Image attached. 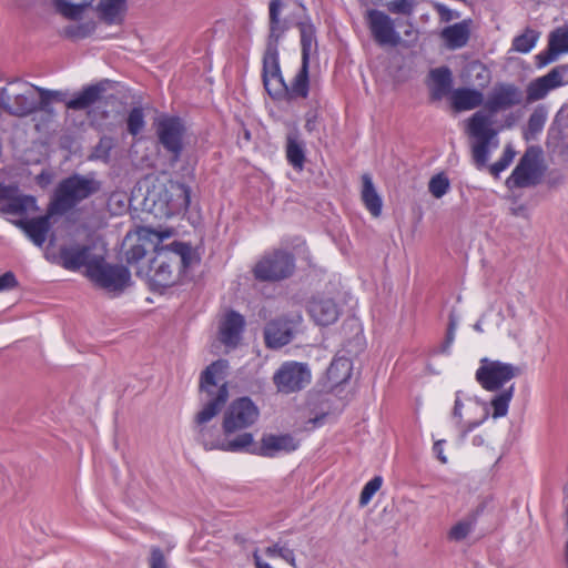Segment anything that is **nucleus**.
Listing matches in <instances>:
<instances>
[{
    "label": "nucleus",
    "mask_w": 568,
    "mask_h": 568,
    "mask_svg": "<svg viewBox=\"0 0 568 568\" xmlns=\"http://www.w3.org/2000/svg\"><path fill=\"white\" fill-rule=\"evenodd\" d=\"M484 102V94L476 89L459 88L452 93V105L456 111L473 110Z\"/></svg>",
    "instance_id": "27"
},
{
    "label": "nucleus",
    "mask_w": 568,
    "mask_h": 568,
    "mask_svg": "<svg viewBox=\"0 0 568 568\" xmlns=\"http://www.w3.org/2000/svg\"><path fill=\"white\" fill-rule=\"evenodd\" d=\"M264 338L267 347L280 348L293 338V327L286 320H274L266 324Z\"/></svg>",
    "instance_id": "24"
},
{
    "label": "nucleus",
    "mask_w": 568,
    "mask_h": 568,
    "mask_svg": "<svg viewBox=\"0 0 568 568\" xmlns=\"http://www.w3.org/2000/svg\"><path fill=\"white\" fill-rule=\"evenodd\" d=\"M146 250L142 244H135L125 253V260L129 264H138L144 256Z\"/></svg>",
    "instance_id": "53"
},
{
    "label": "nucleus",
    "mask_w": 568,
    "mask_h": 568,
    "mask_svg": "<svg viewBox=\"0 0 568 568\" xmlns=\"http://www.w3.org/2000/svg\"><path fill=\"white\" fill-rule=\"evenodd\" d=\"M547 112L544 106H537L529 115L527 129L524 133V138L528 141L535 139L539 134L546 123Z\"/></svg>",
    "instance_id": "37"
},
{
    "label": "nucleus",
    "mask_w": 568,
    "mask_h": 568,
    "mask_svg": "<svg viewBox=\"0 0 568 568\" xmlns=\"http://www.w3.org/2000/svg\"><path fill=\"white\" fill-rule=\"evenodd\" d=\"M307 311L317 325L327 326L336 322L339 315L337 304L332 298L315 297L310 301Z\"/></svg>",
    "instance_id": "22"
},
{
    "label": "nucleus",
    "mask_w": 568,
    "mask_h": 568,
    "mask_svg": "<svg viewBox=\"0 0 568 568\" xmlns=\"http://www.w3.org/2000/svg\"><path fill=\"white\" fill-rule=\"evenodd\" d=\"M470 30L467 21H462L446 27L442 31L446 47L450 50H456L465 47L469 40Z\"/></svg>",
    "instance_id": "28"
},
{
    "label": "nucleus",
    "mask_w": 568,
    "mask_h": 568,
    "mask_svg": "<svg viewBox=\"0 0 568 568\" xmlns=\"http://www.w3.org/2000/svg\"><path fill=\"white\" fill-rule=\"evenodd\" d=\"M305 128L311 131V128H312V124H310V122L306 123Z\"/></svg>",
    "instance_id": "62"
},
{
    "label": "nucleus",
    "mask_w": 568,
    "mask_h": 568,
    "mask_svg": "<svg viewBox=\"0 0 568 568\" xmlns=\"http://www.w3.org/2000/svg\"><path fill=\"white\" fill-rule=\"evenodd\" d=\"M454 329H455V324L453 322H450L448 332H447V342L448 343H452V341L454 339Z\"/></svg>",
    "instance_id": "59"
},
{
    "label": "nucleus",
    "mask_w": 568,
    "mask_h": 568,
    "mask_svg": "<svg viewBox=\"0 0 568 568\" xmlns=\"http://www.w3.org/2000/svg\"><path fill=\"white\" fill-rule=\"evenodd\" d=\"M539 32L527 28L524 33L517 36L513 40V50L520 53H528L538 41Z\"/></svg>",
    "instance_id": "40"
},
{
    "label": "nucleus",
    "mask_w": 568,
    "mask_h": 568,
    "mask_svg": "<svg viewBox=\"0 0 568 568\" xmlns=\"http://www.w3.org/2000/svg\"><path fill=\"white\" fill-rule=\"evenodd\" d=\"M113 148V140L109 136L100 139L99 143L94 148L93 156L95 159L106 160L110 155V151Z\"/></svg>",
    "instance_id": "52"
},
{
    "label": "nucleus",
    "mask_w": 568,
    "mask_h": 568,
    "mask_svg": "<svg viewBox=\"0 0 568 568\" xmlns=\"http://www.w3.org/2000/svg\"><path fill=\"white\" fill-rule=\"evenodd\" d=\"M366 20L375 42L382 47H397L402 38L395 29L393 19L383 11L371 9L366 13Z\"/></svg>",
    "instance_id": "15"
},
{
    "label": "nucleus",
    "mask_w": 568,
    "mask_h": 568,
    "mask_svg": "<svg viewBox=\"0 0 568 568\" xmlns=\"http://www.w3.org/2000/svg\"><path fill=\"white\" fill-rule=\"evenodd\" d=\"M286 159L295 170H303L305 163L304 144L300 141L296 130L286 136Z\"/></svg>",
    "instance_id": "31"
},
{
    "label": "nucleus",
    "mask_w": 568,
    "mask_h": 568,
    "mask_svg": "<svg viewBox=\"0 0 568 568\" xmlns=\"http://www.w3.org/2000/svg\"><path fill=\"white\" fill-rule=\"evenodd\" d=\"M294 270V255L287 251L274 250L262 256L255 264L253 274L261 282H277L290 277Z\"/></svg>",
    "instance_id": "7"
},
{
    "label": "nucleus",
    "mask_w": 568,
    "mask_h": 568,
    "mask_svg": "<svg viewBox=\"0 0 568 568\" xmlns=\"http://www.w3.org/2000/svg\"><path fill=\"white\" fill-rule=\"evenodd\" d=\"M31 88L39 92L40 100L37 101L38 106L37 111L52 112L51 101L53 100V95H63L61 91H52L44 88L37 87L31 84Z\"/></svg>",
    "instance_id": "46"
},
{
    "label": "nucleus",
    "mask_w": 568,
    "mask_h": 568,
    "mask_svg": "<svg viewBox=\"0 0 568 568\" xmlns=\"http://www.w3.org/2000/svg\"><path fill=\"white\" fill-rule=\"evenodd\" d=\"M64 97L65 94L63 93V95H53V99L58 101H64Z\"/></svg>",
    "instance_id": "61"
},
{
    "label": "nucleus",
    "mask_w": 568,
    "mask_h": 568,
    "mask_svg": "<svg viewBox=\"0 0 568 568\" xmlns=\"http://www.w3.org/2000/svg\"><path fill=\"white\" fill-rule=\"evenodd\" d=\"M36 210V197L32 195H23L20 191L11 196L6 204L0 206V213L13 215H23L29 211Z\"/></svg>",
    "instance_id": "30"
},
{
    "label": "nucleus",
    "mask_w": 568,
    "mask_h": 568,
    "mask_svg": "<svg viewBox=\"0 0 568 568\" xmlns=\"http://www.w3.org/2000/svg\"><path fill=\"white\" fill-rule=\"evenodd\" d=\"M18 285L16 275L7 272L0 276V292L14 288Z\"/></svg>",
    "instance_id": "56"
},
{
    "label": "nucleus",
    "mask_w": 568,
    "mask_h": 568,
    "mask_svg": "<svg viewBox=\"0 0 568 568\" xmlns=\"http://www.w3.org/2000/svg\"><path fill=\"white\" fill-rule=\"evenodd\" d=\"M548 41L560 54L568 53V26L558 27L551 31Z\"/></svg>",
    "instance_id": "45"
},
{
    "label": "nucleus",
    "mask_w": 568,
    "mask_h": 568,
    "mask_svg": "<svg viewBox=\"0 0 568 568\" xmlns=\"http://www.w3.org/2000/svg\"><path fill=\"white\" fill-rule=\"evenodd\" d=\"M111 99L112 101L102 97L100 102L88 111V119L92 125L103 126L112 118V111L109 110V105L114 103L115 99L114 97H111Z\"/></svg>",
    "instance_id": "36"
},
{
    "label": "nucleus",
    "mask_w": 568,
    "mask_h": 568,
    "mask_svg": "<svg viewBox=\"0 0 568 568\" xmlns=\"http://www.w3.org/2000/svg\"><path fill=\"white\" fill-rule=\"evenodd\" d=\"M89 278L106 292L120 294L131 283V273L124 265H112L103 255L90 268Z\"/></svg>",
    "instance_id": "8"
},
{
    "label": "nucleus",
    "mask_w": 568,
    "mask_h": 568,
    "mask_svg": "<svg viewBox=\"0 0 568 568\" xmlns=\"http://www.w3.org/2000/svg\"><path fill=\"white\" fill-rule=\"evenodd\" d=\"M429 77L432 80L430 99L439 101L450 92L453 84L452 71L447 67H440L433 69Z\"/></svg>",
    "instance_id": "26"
},
{
    "label": "nucleus",
    "mask_w": 568,
    "mask_h": 568,
    "mask_svg": "<svg viewBox=\"0 0 568 568\" xmlns=\"http://www.w3.org/2000/svg\"><path fill=\"white\" fill-rule=\"evenodd\" d=\"M477 524V513H473L458 520L447 532L449 541L459 542L465 540L474 530Z\"/></svg>",
    "instance_id": "33"
},
{
    "label": "nucleus",
    "mask_w": 568,
    "mask_h": 568,
    "mask_svg": "<svg viewBox=\"0 0 568 568\" xmlns=\"http://www.w3.org/2000/svg\"><path fill=\"white\" fill-rule=\"evenodd\" d=\"M551 90L544 75L530 81L526 89V103L545 99Z\"/></svg>",
    "instance_id": "39"
},
{
    "label": "nucleus",
    "mask_w": 568,
    "mask_h": 568,
    "mask_svg": "<svg viewBox=\"0 0 568 568\" xmlns=\"http://www.w3.org/2000/svg\"><path fill=\"white\" fill-rule=\"evenodd\" d=\"M410 33H412V31H410V30H406V31H405V36H407V37H408V36H410Z\"/></svg>",
    "instance_id": "63"
},
{
    "label": "nucleus",
    "mask_w": 568,
    "mask_h": 568,
    "mask_svg": "<svg viewBox=\"0 0 568 568\" xmlns=\"http://www.w3.org/2000/svg\"><path fill=\"white\" fill-rule=\"evenodd\" d=\"M559 54L560 53L557 52V49L548 41V48L536 55V65L538 68H544L556 61Z\"/></svg>",
    "instance_id": "51"
},
{
    "label": "nucleus",
    "mask_w": 568,
    "mask_h": 568,
    "mask_svg": "<svg viewBox=\"0 0 568 568\" xmlns=\"http://www.w3.org/2000/svg\"><path fill=\"white\" fill-rule=\"evenodd\" d=\"M193 260L192 247L186 243L175 241L170 245H155L154 256L145 267H138L136 275L144 277L153 290L170 287Z\"/></svg>",
    "instance_id": "3"
},
{
    "label": "nucleus",
    "mask_w": 568,
    "mask_h": 568,
    "mask_svg": "<svg viewBox=\"0 0 568 568\" xmlns=\"http://www.w3.org/2000/svg\"><path fill=\"white\" fill-rule=\"evenodd\" d=\"M300 442L291 434H265L261 438L260 447L250 452L264 457H274L280 453H292L296 450Z\"/></svg>",
    "instance_id": "17"
},
{
    "label": "nucleus",
    "mask_w": 568,
    "mask_h": 568,
    "mask_svg": "<svg viewBox=\"0 0 568 568\" xmlns=\"http://www.w3.org/2000/svg\"><path fill=\"white\" fill-rule=\"evenodd\" d=\"M353 363L345 356L335 357L326 371L332 387L347 382L352 376Z\"/></svg>",
    "instance_id": "29"
},
{
    "label": "nucleus",
    "mask_w": 568,
    "mask_h": 568,
    "mask_svg": "<svg viewBox=\"0 0 568 568\" xmlns=\"http://www.w3.org/2000/svg\"><path fill=\"white\" fill-rule=\"evenodd\" d=\"M283 7V2L281 0H272L268 6V12H270V37H268V43H275L277 44L278 37L277 30L280 26V11Z\"/></svg>",
    "instance_id": "41"
},
{
    "label": "nucleus",
    "mask_w": 568,
    "mask_h": 568,
    "mask_svg": "<svg viewBox=\"0 0 568 568\" xmlns=\"http://www.w3.org/2000/svg\"><path fill=\"white\" fill-rule=\"evenodd\" d=\"M514 396V384L509 387L501 389L498 394H496L490 402L493 407V417L499 418L504 417L508 413L509 403Z\"/></svg>",
    "instance_id": "38"
},
{
    "label": "nucleus",
    "mask_w": 568,
    "mask_h": 568,
    "mask_svg": "<svg viewBox=\"0 0 568 568\" xmlns=\"http://www.w3.org/2000/svg\"><path fill=\"white\" fill-rule=\"evenodd\" d=\"M145 203L155 216L171 217L187 210L190 187L173 180L154 183L148 190Z\"/></svg>",
    "instance_id": "4"
},
{
    "label": "nucleus",
    "mask_w": 568,
    "mask_h": 568,
    "mask_svg": "<svg viewBox=\"0 0 568 568\" xmlns=\"http://www.w3.org/2000/svg\"><path fill=\"white\" fill-rule=\"evenodd\" d=\"M523 101L524 93L517 85L497 83L485 102V109L489 113L477 111L468 119L467 133L475 139L471 154L477 168L481 169L487 164L489 146H497V141L493 143L498 134V130L493 128V114L519 105Z\"/></svg>",
    "instance_id": "2"
},
{
    "label": "nucleus",
    "mask_w": 568,
    "mask_h": 568,
    "mask_svg": "<svg viewBox=\"0 0 568 568\" xmlns=\"http://www.w3.org/2000/svg\"><path fill=\"white\" fill-rule=\"evenodd\" d=\"M17 192H19V186L17 184L0 183V202L7 203V201Z\"/></svg>",
    "instance_id": "57"
},
{
    "label": "nucleus",
    "mask_w": 568,
    "mask_h": 568,
    "mask_svg": "<svg viewBox=\"0 0 568 568\" xmlns=\"http://www.w3.org/2000/svg\"><path fill=\"white\" fill-rule=\"evenodd\" d=\"M485 444V438L481 436V435H476L474 438H473V445L474 446H483Z\"/></svg>",
    "instance_id": "60"
},
{
    "label": "nucleus",
    "mask_w": 568,
    "mask_h": 568,
    "mask_svg": "<svg viewBox=\"0 0 568 568\" xmlns=\"http://www.w3.org/2000/svg\"><path fill=\"white\" fill-rule=\"evenodd\" d=\"M260 416L257 406L248 397H241L231 403L226 409L222 429L225 436L248 428L256 423Z\"/></svg>",
    "instance_id": "10"
},
{
    "label": "nucleus",
    "mask_w": 568,
    "mask_h": 568,
    "mask_svg": "<svg viewBox=\"0 0 568 568\" xmlns=\"http://www.w3.org/2000/svg\"><path fill=\"white\" fill-rule=\"evenodd\" d=\"M386 8L394 14L412 16L415 8V0H393L387 2Z\"/></svg>",
    "instance_id": "50"
},
{
    "label": "nucleus",
    "mask_w": 568,
    "mask_h": 568,
    "mask_svg": "<svg viewBox=\"0 0 568 568\" xmlns=\"http://www.w3.org/2000/svg\"><path fill=\"white\" fill-rule=\"evenodd\" d=\"M262 78L265 90L273 98L285 95L288 100H295L306 99L308 97V93L305 95H297L293 93L295 78L290 85L284 81L280 68L277 44L275 43H267L263 57Z\"/></svg>",
    "instance_id": "6"
},
{
    "label": "nucleus",
    "mask_w": 568,
    "mask_h": 568,
    "mask_svg": "<svg viewBox=\"0 0 568 568\" xmlns=\"http://www.w3.org/2000/svg\"><path fill=\"white\" fill-rule=\"evenodd\" d=\"M520 374L521 369L518 366L485 357L476 371V381L484 389L496 392Z\"/></svg>",
    "instance_id": "9"
},
{
    "label": "nucleus",
    "mask_w": 568,
    "mask_h": 568,
    "mask_svg": "<svg viewBox=\"0 0 568 568\" xmlns=\"http://www.w3.org/2000/svg\"><path fill=\"white\" fill-rule=\"evenodd\" d=\"M362 201L368 212L374 216L378 217L382 213V199L376 192L372 178L369 174L362 176Z\"/></svg>",
    "instance_id": "32"
},
{
    "label": "nucleus",
    "mask_w": 568,
    "mask_h": 568,
    "mask_svg": "<svg viewBox=\"0 0 568 568\" xmlns=\"http://www.w3.org/2000/svg\"><path fill=\"white\" fill-rule=\"evenodd\" d=\"M540 153L541 150L537 146L526 150L506 181L508 187H528L539 183L544 173L539 161Z\"/></svg>",
    "instance_id": "11"
},
{
    "label": "nucleus",
    "mask_w": 568,
    "mask_h": 568,
    "mask_svg": "<svg viewBox=\"0 0 568 568\" xmlns=\"http://www.w3.org/2000/svg\"><path fill=\"white\" fill-rule=\"evenodd\" d=\"M101 184L92 176L72 174L57 186L50 204L51 214H64L80 202L99 192Z\"/></svg>",
    "instance_id": "5"
},
{
    "label": "nucleus",
    "mask_w": 568,
    "mask_h": 568,
    "mask_svg": "<svg viewBox=\"0 0 568 568\" xmlns=\"http://www.w3.org/2000/svg\"><path fill=\"white\" fill-rule=\"evenodd\" d=\"M100 256L92 253V246L90 245H64L60 247L58 263L69 271H78L85 266L87 276L89 277L92 264L97 263Z\"/></svg>",
    "instance_id": "16"
},
{
    "label": "nucleus",
    "mask_w": 568,
    "mask_h": 568,
    "mask_svg": "<svg viewBox=\"0 0 568 568\" xmlns=\"http://www.w3.org/2000/svg\"><path fill=\"white\" fill-rule=\"evenodd\" d=\"M126 10V0H100L97 7L99 18L106 24H121Z\"/></svg>",
    "instance_id": "25"
},
{
    "label": "nucleus",
    "mask_w": 568,
    "mask_h": 568,
    "mask_svg": "<svg viewBox=\"0 0 568 568\" xmlns=\"http://www.w3.org/2000/svg\"><path fill=\"white\" fill-rule=\"evenodd\" d=\"M150 568H169L163 551L158 547L151 550Z\"/></svg>",
    "instance_id": "55"
},
{
    "label": "nucleus",
    "mask_w": 568,
    "mask_h": 568,
    "mask_svg": "<svg viewBox=\"0 0 568 568\" xmlns=\"http://www.w3.org/2000/svg\"><path fill=\"white\" fill-rule=\"evenodd\" d=\"M128 131L132 135H138L145 126L144 112L140 106L133 108L126 119Z\"/></svg>",
    "instance_id": "44"
},
{
    "label": "nucleus",
    "mask_w": 568,
    "mask_h": 568,
    "mask_svg": "<svg viewBox=\"0 0 568 568\" xmlns=\"http://www.w3.org/2000/svg\"><path fill=\"white\" fill-rule=\"evenodd\" d=\"M110 85L109 80L84 87L73 99L65 102L70 110H85L95 106Z\"/></svg>",
    "instance_id": "20"
},
{
    "label": "nucleus",
    "mask_w": 568,
    "mask_h": 568,
    "mask_svg": "<svg viewBox=\"0 0 568 568\" xmlns=\"http://www.w3.org/2000/svg\"><path fill=\"white\" fill-rule=\"evenodd\" d=\"M0 105L9 114L23 118L37 112V100L32 93L17 94L11 99L8 90L2 88L0 90Z\"/></svg>",
    "instance_id": "18"
},
{
    "label": "nucleus",
    "mask_w": 568,
    "mask_h": 568,
    "mask_svg": "<svg viewBox=\"0 0 568 568\" xmlns=\"http://www.w3.org/2000/svg\"><path fill=\"white\" fill-rule=\"evenodd\" d=\"M53 2L57 12L67 19L77 20L81 18L92 0H54Z\"/></svg>",
    "instance_id": "34"
},
{
    "label": "nucleus",
    "mask_w": 568,
    "mask_h": 568,
    "mask_svg": "<svg viewBox=\"0 0 568 568\" xmlns=\"http://www.w3.org/2000/svg\"><path fill=\"white\" fill-rule=\"evenodd\" d=\"M265 555L270 558L280 557L296 568V558L293 545L290 540L280 539L275 544L265 548Z\"/></svg>",
    "instance_id": "35"
},
{
    "label": "nucleus",
    "mask_w": 568,
    "mask_h": 568,
    "mask_svg": "<svg viewBox=\"0 0 568 568\" xmlns=\"http://www.w3.org/2000/svg\"><path fill=\"white\" fill-rule=\"evenodd\" d=\"M516 155L515 150L511 145H506L501 158L490 165V173L497 178L503 171H505L513 162Z\"/></svg>",
    "instance_id": "48"
},
{
    "label": "nucleus",
    "mask_w": 568,
    "mask_h": 568,
    "mask_svg": "<svg viewBox=\"0 0 568 568\" xmlns=\"http://www.w3.org/2000/svg\"><path fill=\"white\" fill-rule=\"evenodd\" d=\"M229 362L217 359L211 363L200 377V390L207 396V403L194 417L195 440L205 450L243 452L248 450L253 445V435L242 433L233 439L222 434L216 426L207 423L214 418L223 408L229 398L226 372Z\"/></svg>",
    "instance_id": "1"
},
{
    "label": "nucleus",
    "mask_w": 568,
    "mask_h": 568,
    "mask_svg": "<svg viewBox=\"0 0 568 568\" xmlns=\"http://www.w3.org/2000/svg\"><path fill=\"white\" fill-rule=\"evenodd\" d=\"M544 77L547 79V81L552 90L557 89L559 87H562L565 84H568V63L560 64V65L552 68Z\"/></svg>",
    "instance_id": "43"
},
{
    "label": "nucleus",
    "mask_w": 568,
    "mask_h": 568,
    "mask_svg": "<svg viewBox=\"0 0 568 568\" xmlns=\"http://www.w3.org/2000/svg\"><path fill=\"white\" fill-rule=\"evenodd\" d=\"M311 382V372L306 364L285 362L273 375V383L278 393L292 394L300 392Z\"/></svg>",
    "instance_id": "13"
},
{
    "label": "nucleus",
    "mask_w": 568,
    "mask_h": 568,
    "mask_svg": "<svg viewBox=\"0 0 568 568\" xmlns=\"http://www.w3.org/2000/svg\"><path fill=\"white\" fill-rule=\"evenodd\" d=\"M302 63L298 72L295 74L293 93L305 95L310 92V57L315 43V29L312 24H300Z\"/></svg>",
    "instance_id": "14"
},
{
    "label": "nucleus",
    "mask_w": 568,
    "mask_h": 568,
    "mask_svg": "<svg viewBox=\"0 0 568 568\" xmlns=\"http://www.w3.org/2000/svg\"><path fill=\"white\" fill-rule=\"evenodd\" d=\"M382 484L383 479L381 476H375L369 481H367L361 491L359 505L366 506L371 501L373 496L376 494V491L379 490Z\"/></svg>",
    "instance_id": "49"
},
{
    "label": "nucleus",
    "mask_w": 568,
    "mask_h": 568,
    "mask_svg": "<svg viewBox=\"0 0 568 568\" xmlns=\"http://www.w3.org/2000/svg\"><path fill=\"white\" fill-rule=\"evenodd\" d=\"M460 392L456 393V399L453 408V417L458 420V424H460V438L465 439L466 436L476 427L481 425L487 418L489 417V409L488 406L485 403H481L479 400H475L470 403L469 408L474 412L478 410L479 416L474 419H468L464 424H462L463 415H462V408L463 403L459 397Z\"/></svg>",
    "instance_id": "21"
},
{
    "label": "nucleus",
    "mask_w": 568,
    "mask_h": 568,
    "mask_svg": "<svg viewBox=\"0 0 568 568\" xmlns=\"http://www.w3.org/2000/svg\"><path fill=\"white\" fill-rule=\"evenodd\" d=\"M185 131V125L179 116H161L155 122L159 142L171 154L174 163L181 158Z\"/></svg>",
    "instance_id": "12"
},
{
    "label": "nucleus",
    "mask_w": 568,
    "mask_h": 568,
    "mask_svg": "<svg viewBox=\"0 0 568 568\" xmlns=\"http://www.w3.org/2000/svg\"><path fill=\"white\" fill-rule=\"evenodd\" d=\"M443 444H444V440L435 442V444L433 446V450L436 454L437 458L440 460V463L442 464H446L447 463V457L444 455Z\"/></svg>",
    "instance_id": "58"
},
{
    "label": "nucleus",
    "mask_w": 568,
    "mask_h": 568,
    "mask_svg": "<svg viewBox=\"0 0 568 568\" xmlns=\"http://www.w3.org/2000/svg\"><path fill=\"white\" fill-rule=\"evenodd\" d=\"M50 210L48 211V214L32 217L28 220H16L12 223L22 230L24 234L28 236V239L36 245L41 247L45 240L47 235L51 229L50 217H51Z\"/></svg>",
    "instance_id": "19"
},
{
    "label": "nucleus",
    "mask_w": 568,
    "mask_h": 568,
    "mask_svg": "<svg viewBox=\"0 0 568 568\" xmlns=\"http://www.w3.org/2000/svg\"><path fill=\"white\" fill-rule=\"evenodd\" d=\"M245 326L244 317L235 311L229 312L220 325V341L229 347H235Z\"/></svg>",
    "instance_id": "23"
},
{
    "label": "nucleus",
    "mask_w": 568,
    "mask_h": 568,
    "mask_svg": "<svg viewBox=\"0 0 568 568\" xmlns=\"http://www.w3.org/2000/svg\"><path fill=\"white\" fill-rule=\"evenodd\" d=\"M94 29L93 23L80 24L77 27H70L67 29V34L73 38H85L88 37Z\"/></svg>",
    "instance_id": "54"
},
{
    "label": "nucleus",
    "mask_w": 568,
    "mask_h": 568,
    "mask_svg": "<svg viewBox=\"0 0 568 568\" xmlns=\"http://www.w3.org/2000/svg\"><path fill=\"white\" fill-rule=\"evenodd\" d=\"M467 71L473 80L481 88L490 82V72L480 61H471L467 65Z\"/></svg>",
    "instance_id": "42"
},
{
    "label": "nucleus",
    "mask_w": 568,
    "mask_h": 568,
    "mask_svg": "<svg viewBox=\"0 0 568 568\" xmlns=\"http://www.w3.org/2000/svg\"><path fill=\"white\" fill-rule=\"evenodd\" d=\"M428 190L434 197L440 199L449 190V180L443 173L436 174L430 179Z\"/></svg>",
    "instance_id": "47"
}]
</instances>
